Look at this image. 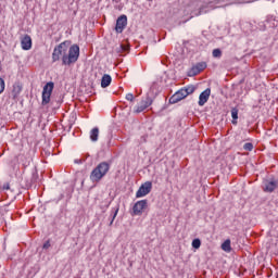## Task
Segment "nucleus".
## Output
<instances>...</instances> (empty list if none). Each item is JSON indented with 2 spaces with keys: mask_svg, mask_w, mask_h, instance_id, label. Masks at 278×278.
I'll return each mask as SVG.
<instances>
[{
  "mask_svg": "<svg viewBox=\"0 0 278 278\" xmlns=\"http://www.w3.org/2000/svg\"><path fill=\"white\" fill-rule=\"evenodd\" d=\"M21 92H23V85L18 81L13 84V89L11 91L13 101H18V97H21Z\"/></svg>",
  "mask_w": 278,
  "mask_h": 278,
  "instance_id": "nucleus-12",
  "label": "nucleus"
},
{
  "mask_svg": "<svg viewBox=\"0 0 278 278\" xmlns=\"http://www.w3.org/2000/svg\"><path fill=\"white\" fill-rule=\"evenodd\" d=\"M2 190H10V182H5V184L2 186Z\"/></svg>",
  "mask_w": 278,
  "mask_h": 278,
  "instance_id": "nucleus-27",
  "label": "nucleus"
},
{
  "mask_svg": "<svg viewBox=\"0 0 278 278\" xmlns=\"http://www.w3.org/2000/svg\"><path fill=\"white\" fill-rule=\"evenodd\" d=\"M223 251L226 253H231V240L227 239L223 244H222Z\"/></svg>",
  "mask_w": 278,
  "mask_h": 278,
  "instance_id": "nucleus-19",
  "label": "nucleus"
},
{
  "mask_svg": "<svg viewBox=\"0 0 278 278\" xmlns=\"http://www.w3.org/2000/svg\"><path fill=\"white\" fill-rule=\"evenodd\" d=\"M231 123L232 125H238V108H232L231 109Z\"/></svg>",
  "mask_w": 278,
  "mask_h": 278,
  "instance_id": "nucleus-18",
  "label": "nucleus"
},
{
  "mask_svg": "<svg viewBox=\"0 0 278 278\" xmlns=\"http://www.w3.org/2000/svg\"><path fill=\"white\" fill-rule=\"evenodd\" d=\"M207 68L206 62H199L195 65H193L187 73L188 77H197L199 73L202 71H205Z\"/></svg>",
  "mask_w": 278,
  "mask_h": 278,
  "instance_id": "nucleus-7",
  "label": "nucleus"
},
{
  "mask_svg": "<svg viewBox=\"0 0 278 278\" xmlns=\"http://www.w3.org/2000/svg\"><path fill=\"white\" fill-rule=\"evenodd\" d=\"M75 164H84V161H81V160H75Z\"/></svg>",
  "mask_w": 278,
  "mask_h": 278,
  "instance_id": "nucleus-28",
  "label": "nucleus"
},
{
  "mask_svg": "<svg viewBox=\"0 0 278 278\" xmlns=\"http://www.w3.org/2000/svg\"><path fill=\"white\" fill-rule=\"evenodd\" d=\"M222 56H223V51H220V49L213 50V58H222Z\"/></svg>",
  "mask_w": 278,
  "mask_h": 278,
  "instance_id": "nucleus-21",
  "label": "nucleus"
},
{
  "mask_svg": "<svg viewBox=\"0 0 278 278\" xmlns=\"http://www.w3.org/2000/svg\"><path fill=\"white\" fill-rule=\"evenodd\" d=\"M90 140L91 142H97L99 140V127H94L90 131Z\"/></svg>",
  "mask_w": 278,
  "mask_h": 278,
  "instance_id": "nucleus-17",
  "label": "nucleus"
},
{
  "mask_svg": "<svg viewBox=\"0 0 278 278\" xmlns=\"http://www.w3.org/2000/svg\"><path fill=\"white\" fill-rule=\"evenodd\" d=\"M278 188V180L275 178H271L269 180L264 181L263 190L264 192H275V189Z\"/></svg>",
  "mask_w": 278,
  "mask_h": 278,
  "instance_id": "nucleus-10",
  "label": "nucleus"
},
{
  "mask_svg": "<svg viewBox=\"0 0 278 278\" xmlns=\"http://www.w3.org/2000/svg\"><path fill=\"white\" fill-rule=\"evenodd\" d=\"M116 216H118V207H117V208H115V211H114V214H113V217H112V219H111L110 225H113L114 219L116 218Z\"/></svg>",
  "mask_w": 278,
  "mask_h": 278,
  "instance_id": "nucleus-25",
  "label": "nucleus"
},
{
  "mask_svg": "<svg viewBox=\"0 0 278 278\" xmlns=\"http://www.w3.org/2000/svg\"><path fill=\"white\" fill-rule=\"evenodd\" d=\"M3 90H5V80L0 78V94L3 93Z\"/></svg>",
  "mask_w": 278,
  "mask_h": 278,
  "instance_id": "nucleus-23",
  "label": "nucleus"
},
{
  "mask_svg": "<svg viewBox=\"0 0 278 278\" xmlns=\"http://www.w3.org/2000/svg\"><path fill=\"white\" fill-rule=\"evenodd\" d=\"M212 94V89L206 88L204 91H202L199 96V105L203 108V105L206 104L207 101H210V96Z\"/></svg>",
  "mask_w": 278,
  "mask_h": 278,
  "instance_id": "nucleus-11",
  "label": "nucleus"
},
{
  "mask_svg": "<svg viewBox=\"0 0 278 278\" xmlns=\"http://www.w3.org/2000/svg\"><path fill=\"white\" fill-rule=\"evenodd\" d=\"M112 84V76L110 74H104L101 79V88H108Z\"/></svg>",
  "mask_w": 278,
  "mask_h": 278,
  "instance_id": "nucleus-16",
  "label": "nucleus"
},
{
  "mask_svg": "<svg viewBox=\"0 0 278 278\" xmlns=\"http://www.w3.org/2000/svg\"><path fill=\"white\" fill-rule=\"evenodd\" d=\"M63 66H71L79 60V46H71V40H65L54 47L52 52V62H60Z\"/></svg>",
  "mask_w": 278,
  "mask_h": 278,
  "instance_id": "nucleus-1",
  "label": "nucleus"
},
{
  "mask_svg": "<svg viewBox=\"0 0 278 278\" xmlns=\"http://www.w3.org/2000/svg\"><path fill=\"white\" fill-rule=\"evenodd\" d=\"M110 173V163L103 161L99 163L90 173L89 179L92 184H99L105 175Z\"/></svg>",
  "mask_w": 278,
  "mask_h": 278,
  "instance_id": "nucleus-2",
  "label": "nucleus"
},
{
  "mask_svg": "<svg viewBox=\"0 0 278 278\" xmlns=\"http://www.w3.org/2000/svg\"><path fill=\"white\" fill-rule=\"evenodd\" d=\"M194 90H197V87H194V85H188L186 87H182L169 98V103L173 105L175 103H179V101H184L186 97H188L189 94H193Z\"/></svg>",
  "mask_w": 278,
  "mask_h": 278,
  "instance_id": "nucleus-3",
  "label": "nucleus"
},
{
  "mask_svg": "<svg viewBox=\"0 0 278 278\" xmlns=\"http://www.w3.org/2000/svg\"><path fill=\"white\" fill-rule=\"evenodd\" d=\"M244 151H253V143L248 142L243 144Z\"/></svg>",
  "mask_w": 278,
  "mask_h": 278,
  "instance_id": "nucleus-22",
  "label": "nucleus"
},
{
  "mask_svg": "<svg viewBox=\"0 0 278 278\" xmlns=\"http://www.w3.org/2000/svg\"><path fill=\"white\" fill-rule=\"evenodd\" d=\"M53 88H55L53 81H49L43 86L41 105H48V103H50Z\"/></svg>",
  "mask_w": 278,
  "mask_h": 278,
  "instance_id": "nucleus-4",
  "label": "nucleus"
},
{
  "mask_svg": "<svg viewBox=\"0 0 278 278\" xmlns=\"http://www.w3.org/2000/svg\"><path fill=\"white\" fill-rule=\"evenodd\" d=\"M21 45L24 51H29V49H31V37L29 35H25L21 40Z\"/></svg>",
  "mask_w": 278,
  "mask_h": 278,
  "instance_id": "nucleus-13",
  "label": "nucleus"
},
{
  "mask_svg": "<svg viewBox=\"0 0 278 278\" xmlns=\"http://www.w3.org/2000/svg\"><path fill=\"white\" fill-rule=\"evenodd\" d=\"M147 205H149L148 200L137 201L132 206V213L135 216H141L142 210H147Z\"/></svg>",
  "mask_w": 278,
  "mask_h": 278,
  "instance_id": "nucleus-8",
  "label": "nucleus"
},
{
  "mask_svg": "<svg viewBox=\"0 0 278 278\" xmlns=\"http://www.w3.org/2000/svg\"><path fill=\"white\" fill-rule=\"evenodd\" d=\"M126 100L127 101H134V93H127L126 94Z\"/></svg>",
  "mask_w": 278,
  "mask_h": 278,
  "instance_id": "nucleus-26",
  "label": "nucleus"
},
{
  "mask_svg": "<svg viewBox=\"0 0 278 278\" xmlns=\"http://www.w3.org/2000/svg\"><path fill=\"white\" fill-rule=\"evenodd\" d=\"M126 27H127V15H121L116 21L115 31L117 34H123Z\"/></svg>",
  "mask_w": 278,
  "mask_h": 278,
  "instance_id": "nucleus-9",
  "label": "nucleus"
},
{
  "mask_svg": "<svg viewBox=\"0 0 278 278\" xmlns=\"http://www.w3.org/2000/svg\"><path fill=\"white\" fill-rule=\"evenodd\" d=\"M153 104V98H151L149 94H147L141 102L139 103V105H137L135 108V114H140L143 111L147 110V108L151 106Z\"/></svg>",
  "mask_w": 278,
  "mask_h": 278,
  "instance_id": "nucleus-5",
  "label": "nucleus"
},
{
  "mask_svg": "<svg viewBox=\"0 0 278 278\" xmlns=\"http://www.w3.org/2000/svg\"><path fill=\"white\" fill-rule=\"evenodd\" d=\"M210 10H214V5L212 2L207 3L206 5H202L198 12L194 13V16H201V14H207Z\"/></svg>",
  "mask_w": 278,
  "mask_h": 278,
  "instance_id": "nucleus-14",
  "label": "nucleus"
},
{
  "mask_svg": "<svg viewBox=\"0 0 278 278\" xmlns=\"http://www.w3.org/2000/svg\"><path fill=\"white\" fill-rule=\"evenodd\" d=\"M50 248H51V241L48 240V241H46V242L43 243L42 249H43L45 251H47V249H50Z\"/></svg>",
  "mask_w": 278,
  "mask_h": 278,
  "instance_id": "nucleus-24",
  "label": "nucleus"
},
{
  "mask_svg": "<svg viewBox=\"0 0 278 278\" xmlns=\"http://www.w3.org/2000/svg\"><path fill=\"white\" fill-rule=\"evenodd\" d=\"M115 51H116V53H118L121 55H125L126 53H129V46H127L125 43H121L115 47Z\"/></svg>",
  "mask_w": 278,
  "mask_h": 278,
  "instance_id": "nucleus-15",
  "label": "nucleus"
},
{
  "mask_svg": "<svg viewBox=\"0 0 278 278\" xmlns=\"http://www.w3.org/2000/svg\"><path fill=\"white\" fill-rule=\"evenodd\" d=\"M151 190H153V182L146 181L139 187L138 191L136 192V198L142 199V197H147V194H149Z\"/></svg>",
  "mask_w": 278,
  "mask_h": 278,
  "instance_id": "nucleus-6",
  "label": "nucleus"
},
{
  "mask_svg": "<svg viewBox=\"0 0 278 278\" xmlns=\"http://www.w3.org/2000/svg\"><path fill=\"white\" fill-rule=\"evenodd\" d=\"M192 247L193 249H201V239H193Z\"/></svg>",
  "mask_w": 278,
  "mask_h": 278,
  "instance_id": "nucleus-20",
  "label": "nucleus"
},
{
  "mask_svg": "<svg viewBox=\"0 0 278 278\" xmlns=\"http://www.w3.org/2000/svg\"><path fill=\"white\" fill-rule=\"evenodd\" d=\"M33 181H36V174H33Z\"/></svg>",
  "mask_w": 278,
  "mask_h": 278,
  "instance_id": "nucleus-29",
  "label": "nucleus"
}]
</instances>
